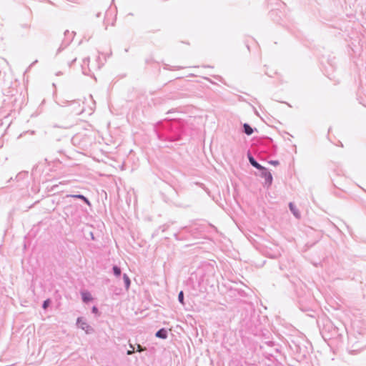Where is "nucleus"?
Masks as SVG:
<instances>
[{
    "label": "nucleus",
    "instance_id": "1",
    "mask_svg": "<svg viewBox=\"0 0 366 366\" xmlns=\"http://www.w3.org/2000/svg\"><path fill=\"white\" fill-rule=\"evenodd\" d=\"M77 323L82 330L86 331V332H89L92 330L90 326L88 325L86 322L82 321L80 319H78Z\"/></svg>",
    "mask_w": 366,
    "mask_h": 366
},
{
    "label": "nucleus",
    "instance_id": "2",
    "mask_svg": "<svg viewBox=\"0 0 366 366\" xmlns=\"http://www.w3.org/2000/svg\"><path fill=\"white\" fill-rule=\"evenodd\" d=\"M249 161L251 163V164L255 168L258 169H264V168L262 167L259 164H258L252 157H249Z\"/></svg>",
    "mask_w": 366,
    "mask_h": 366
},
{
    "label": "nucleus",
    "instance_id": "3",
    "mask_svg": "<svg viewBox=\"0 0 366 366\" xmlns=\"http://www.w3.org/2000/svg\"><path fill=\"white\" fill-rule=\"evenodd\" d=\"M156 336L162 339H165L167 337V331L164 329H161L156 333Z\"/></svg>",
    "mask_w": 366,
    "mask_h": 366
},
{
    "label": "nucleus",
    "instance_id": "4",
    "mask_svg": "<svg viewBox=\"0 0 366 366\" xmlns=\"http://www.w3.org/2000/svg\"><path fill=\"white\" fill-rule=\"evenodd\" d=\"M82 300L84 302H88L89 301L92 300V297L90 293L84 292L81 293Z\"/></svg>",
    "mask_w": 366,
    "mask_h": 366
},
{
    "label": "nucleus",
    "instance_id": "5",
    "mask_svg": "<svg viewBox=\"0 0 366 366\" xmlns=\"http://www.w3.org/2000/svg\"><path fill=\"white\" fill-rule=\"evenodd\" d=\"M244 130L246 134L251 135L253 133L252 128L247 124H244Z\"/></svg>",
    "mask_w": 366,
    "mask_h": 366
},
{
    "label": "nucleus",
    "instance_id": "6",
    "mask_svg": "<svg viewBox=\"0 0 366 366\" xmlns=\"http://www.w3.org/2000/svg\"><path fill=\"white\" fill-rule=\"evenodd\" d=\"M290 209L297 217H300L298 211L296 209L295 205L292 203H290Z\"/></svg>",
    "mask_w": 366,
    "mask_h": 366
},
{
    "label": "nucleus",
    "instance_id": "7",
    "mask_svg": "<svg viewBox=\"0 0 366 366\" xmlns=\"http://www.w3.org/2000/svg\"><path fill=\"white\" fill-rule=\"evenodd\" d=\"M123 279H124V283H125V285H126V288L127 290H128L129 288V286H130V280L129 278V277L124 274L123 275Z\"/></svg>",
    "mask_w": 366,
    "mask_h": 366
},
{
    "label": "nucleus",
    "instance_id": "8",
    "mask_svg": "<svg viewBox=\"0 0 366 366\" xmlns=\"http://www.w3.org/2000/svg\"><path fill=\"white\" fill-rule=\"evenodd\" d=\"M264 177H265L266 180L267 181L268 184H270L272 181V177L271 173L266 171L264 172Z\"/></svg>",
    "mask_w": 366,
    "mask_h": 366
},
{
    "label": "nucleus",
    "instance_id": "9",
    "mask_svg": "<svg viewBox=\"0 0 366 366\" xmlns=\"http://www.w3.org/2000/svg\"><path fill=\"white\" fill-rule=\"evenodd\" d=\"M73 197L75 198L81 199V200H84L87 204H89V200L83 195L77 194V195H74Z\"/></svg>",
    "mask_w": 366,
    "mask_h": 366
},
{
    "label": "nucleus",
    "instance_id": "10",
    "mask_svg": "<svg viewBox=\"0 0 366 366\" xmlns=\"http://www.w3.org/2000/svg\"><path fill=\"white\" fill-rule=\"evenodd\" d=\"M114 273L116 276L119 277L121 274V269L117 266L113 267Z\"/></svg>",
    "mask_w": 366,
    "mask_h": 366
},
{
    "label": "nucleus",
    "instance_id": "11",
    "mask_svg": "<svg viewBox=\"0 0 366 366\" xmlns=\"http://www.w3.org/2000/svg\"><path fill=\"white\" fill-rule=\"evenodd\" d=\"M178 299L179 300V302L184 305V294H183V292L181 291L179 293V295H178Z\"/></svg>",
    "mask_w": 366,
    "mask_h": 366
},
{
    "label": "nucleus",
    "instance_id": "12",
    "mask_svg": "<svg viewBox=\"0 0 366 366\" xmlns=\"http://www.w3.org/2000/svg\"><path fill=\"white\" fill-rule=\"evenodd\" d=\"M49 302H50L49 300H45V301L44 302V304H43V308H44V309H46V308H47V307H48V306H49Z\"/></svg>",
    "mask_w": 366,
    "mask_h": 366
},
{
    "label": "nucleus",
    "instance_id": "13",
    "mask_svg": "<svg viewBox=\"0 0 366 366\" xmlns=\"http://www.w3.org/2000/svg\"><path fill=\"white\" fill-rule=\"evenodd\" d=\"M132 350L127 351V355H132L134 352V347L131 345Z\"/></svg>",
    "mask_w": 366,
    "mask_h": 366
},
{
    "label": "nucleus",
    "instance_id": "14",
    "mask_svg": "<svg viewBox=\"0 0 366 366\" xmlns=\"http://www.w3.org/2000/svg\"><path fill=\"white\" fill-rule=\"evenodd\" d=\"M92 312L95 314L98 313V309L96 307H93Z\"/></svg>",
    "mask_w": 366,
    "mask_h": 366
},
{
    "label": "nucleus",
    "instance_id": "15",
    "mask_svg": "<svg viewBox=\"0 0 366 366\" xmlns=\"http://www.w3.org/2000/svg\"><path fill=\"white\" fill-rule=\"evenodd\" d=\"M137 350H138L139 352H141V351H142V350H143V349L142 348V347H141V345H137Z\"/></svg>",
    "mask_w": 366,
    "mask_h": 366
}]
</instances>
